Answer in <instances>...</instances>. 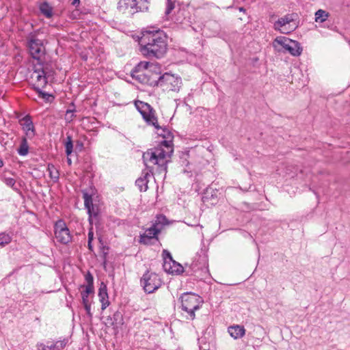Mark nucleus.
<instances>
[{
  "label": "nucleus",
  "instance_id": "nucleus-1",
  "mask_svg": "<svg viewBox=\"0 0 350 350\" xmlns=\"http://www.w3.org/2000/svg\"><path fill=\"white\" fill-rule=\"evenodd\" d=\"M139 38V51L147 58H162L167 51V36L160 29L148 27L141 32Z\"/></svg>",
  "mask_w": 350,
  "mask_h": 350
},
{
  "label": "nucleus",
  "instance_id": "nucleus-2",
  "mask_svg": "<svg viewBox=\"0 0 350 350\" xmlns=\"http://www.w3.org/2000/svg\"><path fill=\"white\" fill-rule=\"evenodd\" d=\"M207 250L206 248H202L200 253L198 252V259L196 258L193 261L191 265L185 264V269L184 267L179 262L174 260L172 258L171 253L167 250H163L162 252V256L163 258V267L165 271L171 274L181 275L185 273L186 275H191L198 270L202 269V267L207 269Z\"/></svg>",
  "mask_w": 350,
  "mask_h": 350
},
{
  "label": "nucleus",
  "instance_id": "nucleus-3",
  "mask_svg": "<svg viewBox=\"0 0 350 350\" xmlns=\"http://www.w3.org/2000/svg\"><path fill=\"white\" fill-rule=\"evenodd\" d=\"M160 69L158 64L142 61L132 69L131 76L140 83L151 87L161 86L162 75Z\"/></svg>",
  "mask_w": 350,
  "mask_h": 350
},
{
  "label": "nucleus",
  "instance_id": "nucleus-4",
  "mask_svg": "<svg viewBox=\"0 0 350 350\" xmlns=\"http://www.w3.org/2000/svg\"><path fill=\"white\" fill-rule=\"evenodd\" d=\"M180 300L182 310L188 313V319L193 320L196 317L195 311L200 309L202 303L201 297L191 292H186L181 295Z\"/></svg>",
  "mask_w": 350,
  "mask_h": 350
},
{
  "label": "nucleus",
  "instance_id": "nucleus-5",
  "mask_svg": "<svg viewBox=\"0 0 350 350\" xmlns=\"http://www.w3.org/2000/svg\"><path fill=\"white\" fill-rule=\"evenodd\" d=\"M135 105L137 111L142 115L144 121L148 125L153 126L156 129H159L160 128L157 117L154 114L155 111L150 105L144 101L137 100L135 103Z\"/></svg>",
  "mask_w": 350,
  "mask_h": 350
},
{
  "label": "nucleus",
  "instance_id": "nucleus-6",
  "mask_svg": "<svg viewBox=\"0 0 350 350\" xmlns=\"http://www.w3.org/2000/svg\"><path fill=\"white\" fill-rule=\"evenodd\" d=\"M141 285L147 293H152L161 287L162 280L159 276L153 272L146 271L141 278Z\"/></svg>",
  "mask_w": 350,
  "mask_h": 350
},
{
  "label": "nucleus",
  "instance_id": "nucleus-7",
  "mask_svg": "<svg viewBox=\"0 0 350 350\" xmlns=\"http://www.w3.org/2000/svg\"><path fill=\"white\" fill-rule=\"evenodd\" d=\"M54 233L57 241L64 245L71 241L72 237L66 222L62 219H58L54 224Z\"/></svg>",
  "mask_w": 350,
  "mask_h": 350
},
{
  "label": "nucleus",
  "instance_id": "nucleus-8",
  "mask_svg": "<svg viewBox=\"0 0 350 350\" xmlns=\"http://www.w3.org/2000/svg\"><path fill=\"white\" fill-rule=\"evenodd\" d=\"M84 206L88 215V221L92 224L93 220H98L100 215V208L97 204L93 203L92 194L86 191H82Z\"/></svg>",
  "mask_w": 350,
  "mask_h": 350
},
{
  "label": "nucleus",
  "instance_id": "nucleus-9",
  "mask_svg": "<svg viewBox=\"0 0 350 350\" xmlns=\"http://www.w3.org/2000/svg\"><path fill=\"white\" fill-rule=\"evenodd\" d=\"M154 152L156 153L157 161L154 162V165H158L159 173H166L167 169V163L170 160H167L166 158H170L174 152V149L170 150H165L162 147H154Z\"/></svg>",
  "mask_w": 350,
  "mask_h": 350
},
{
  "label": "nucleus",
  "instance_id": "nucleus-10",
  "mask_svg": "<svg viewBox=\"0 0 350 350\" xmlns=\"http://www.w3.org/2000/svg\"><path fill=\"white\" fill-rule=\"evenodd\" d=\"M182 79L180 77L165 72L161 75V87L170 91L178 92L181 87Z\"/></svg>",
  "mask_w": 350,
  "mask_h": 350
},
{
  "label": "nucleus",
  "instance_id": "nucleus-11",
  "mask_svg": "<svg viewBox=\"0 0 350 350\" xmlns=\"http://www.w3.org/2000/svg\"><path fill=\"white\" fill-rule=\"evenodd\" d=\"M27 46L32 58L40 61V54L44 49L42 40L31 34L27 40Z\"/></svg>",
  "mask_w": 350,
  "mask_h": 350
},
{
  "label": "nucleus",
  "instance_id": "nucleus-12",
  "mask_svg": "<svg viewBox=\"0 0 350 350\" xmlns=\"http://www.w3.org/2000/svg\"><path fill=\"white\" fill-rule=\"evenodd\" d=\"M23 129L25 131L27 137L29 139L36 135V129L30 115H26L20 120Z\"/></svg>",
  "mask_w": 350,
  "mask_h": 350
},
{
  "label": "nucleus",
  "instance_id": "nucleus-13",
  "mask_svg": "<svg viewBox=\"0 0 350 350\" xmlns=\"http://www.w3.org/2000/svg\"><path fill=\"white\" fill-rule=\"evenodd\" d=\"M46 72L45 68H36V67L33 68V72L31 75V78L33 77L36 79V86L39 87L40 88H44L48 83V80L46 78Z\"/></svg>",
  "mask_w": 350,
  "mask_h": 350
},
{
  "label": "nucleus",
  "instance_id": "nucleus-14",
  "mask_svg": "<svg viewBox=\"0 0 350 350\" xmlns=\"http://www.w3.org/2000/svg\"><path fill=\"white\" fill-rule=\"evenodd\" d=\"M152 174V170L142 171V176L135 180V185L141 192L146 191L148 187V177Z\"/></svg>",
  "mask_w": 350,
  "mask_h": 350
},
{
  "label": "nucleus",
  "instance_id": "nucleus-15",
  "mask_svg": "<svg viewBox=\"0 0 350 350\" xmlns=\"http://www.w3.org/2000/svg\"><path fill=\"white\" fill-rule=\"evenodd\" d=\"M136 4L134 3L133 0H120L118 3V9L122 13H126L133 15V10H135Z\"/></svg>",
  "mask_w": 350,
  "mask_h": 350
},
{
  "label": "nucleus",
  "instance_id": "nucleus-16",
  "mask_svg": "<svg viewBox=\"0 0 350 350\" xmlns=\"http://www.w3.org/2000/svg\"><path fill=\"white\" fill-rule=\"evenodd\" d=\"M98 295L101 302V310H104L109 305V301L108 299L107 287L103 282L100 283Z\"/></svg>",
  "mask_w": 350,
  "mask_h": 350
},
{
  "label": "nucleus",
  "instance_id": "nucleus-17",
  "mask_svg": "<svg viewBox=\"0 0 350 350\" xmlns=\"http://www.w3.org/2000/svg\"><path fill=\"white\" fill-rule=\"evenodd\" d=\"M303 49L301 44L296 40H290L288 46H286V51H288L291 55L295 57L299 56L302 53Z\"/></svg>",
  "mask_w": 350,
  "mask_h": 350
},
{
  "label": "nucleus",
  "instance_id": "nucleus-18",
  "mask_svg": "<svg viewBox=\"0 0 350 350\" xmlns=\"http://www.w3.org/2000/svg\"><path fill=\"white\" fill-rule=\"evenodd\" d=\"M228 332L234 339H239L245 334V329L243 325H234L228 328Z\"/></svg>",
  "mask_w": 350,
  "mask_h": 350
},
{
  "label": "nucleus",
  "instance_id": "nucleus-19",
  "mask_svg": "<svg viewBox=\"0 0 350 350\" xmlns=\"http://www.w3.org/2000/svg\"><path fill=\"white\" fill-rule=\"evenodd\" d=\"M64 146L65 148V153L67 156L68 165H71L72 160L69 158V156H70L73 152V141L71 135H67L66 139L64 142Z\"/></svg>",
  "mask_w": 350,
  "mask_h": 350
},
{
  "label": "nucleus",
  "instance_id": "nucleus-20",
  "mask_svg": "<svg viewBox=\"0 0 350 350\" xmlns=\"http://www.w3.org/2000/svg\"><path fill=\"white\" fill-rule=\"evenodd\" d=\"M32 89L37 93L38 97L43 99L46 103H51L55 99V96L52 94L42 91L41 88L36 86V85H32Z\"/></svg>",
  "mask_w": 350,
  "mask_h": 350
},
{
  "label": "nucleus",
  "instance_id": "nucleus-21",
  "mask_svg": "<svg viewBox=\"0 0 350 350\" xmlns=\"http://www.w3.org/2000/svg\"><path fill=\"white\" fill-rule=\"evenodd\" d=\"M109 319L111 321V324L114 328L120 327L124 324L123 314L121 311H116L113 314V317H109Z\"/></svg>",
  "mask_w": 350,
  "mask_h": 350
},
{
  "label": "nucleus",
  "instance_id": "nucleus-22",
  "mask_svg": "<svg viewBox=\"0 0 350 350\" xmlns=\"http://www.w3.org/2000/svg\"><path fill=\"white\" fill-rule=\"evenodd\" d=\"M290 40H292V39L285 36H278L273 41L272 45L273 47L279 52L281 51V50L277 49L278 45L282 46V48L286 51V46H288Z\"/></svg>",
  "mask_w": 350,
  "mask_h": 350
},
{
  "label": "nucleus",
  "instance_id": "nucleus-23",
  "mask_svg": "<svg viewBox=\"0 0 350 350\" xmlns=\"http://www.w3.org/2000/svg\"><path fill=\"white\" fill-rule=\"evenodd\" d=\"M189 151L183 152L180 156L181 165L187 167V169L183 170L184 173H189L192 171V169L190 167L191 163L188 161V158L189 157Z\"/></svg>",
  "mask_w": 350,
  "mask_h": 350
},
{
  "label": "nucleus",
  "instance_id": "nucleus-24",
  "mask_svg": "<svg viewBox=\"0 0 350 350\" xmlns=\"http://www.w3.org/2000/svg\"><path fill=\"white\" fill-rule=\"evenodd\" d=\"M134 3L136 4L135 10H133V13L137 12H146L148 10V5L150 3L149 0H133Z\"/></svg>",
  "mask_w": 350,
  "mask_h": 350
},
{
  "label": "nucleus",
  "instance_id": "nucleus-25",
  "mask_svg": "<svg viewBox=\"0 0 350 350\" xmlns=\"http://www.w3.org/2000/svg\"><path fill=\"white\" fill-rule=\"evenodd\" d=\"M156 153L154 152V148L148 149L146 152L143 154L142 159L146 167H148L146 162L150 161L154 164L155 161H157Z\"/></svg>",
  "mask_w": 350,
  "mask_h": 350
},
{
  "label": "nucleus",
  "instance_id": "nucleus-26",
  "mask_svg": "<svg viewBox=\"0 0 350 350\" xmlns=\"http://www.w3.org/2000/svg\"><path fill=\"white\" fill-rule=\"evenodd\" d=\"M17 152L20 156H26L29 152V146L27 143V137H23L21 138V144L17 149Z\"/></svg>",
  "mask_w": 350,
  "mask_h": 350
},
{
  "label": "nucleus",
  "instance_id": "nucleus-27",
  "mask_svg": "<svg viewBox=\"0 0 350 350\" xmlns=\"http://www.w3.org/2000/svg\"><path fill=\"white\" fill-rule=\"evenodd\" d=\"M293 19L292 17L287 14L284 17L278 18V20L274 23V28L276 30H280V27H284L286 25L289 24Z\"/></svg>",
  "mask_w": 350,
  "mask_h": 350
},
{
  "label": "nucleus",
  "instance_id": "nucleus-28",
  "mask_svg": "<svg viewBox=\"0 0 350 350\" xmlns=\"http://www.w3.org/2000/svg\"><path fill=\"white\" fill-rule=\"evenodd\" d=\"M47 170L49 172V177L54 183H57L59 179V173L55 166L52 163H49Z\"/></svg>",
  "mask_w": 350,
  "mask_h": 350
},
{
  "label": "nucleus",
  "instance_id": "nucleus-29",
  "mask_svg": "<svg viewBox=\"0 0 350 350\" xmlns=\"http://www.w3.org/2000/svg\"><path fill=\"white\" fill-rule=\"evenodd\" d=\"M40 10L41 13L48 18H51L53 16L52 8L46 1L40 4Z\"/></svg>",
  "mask_w": 350,
  "mask_h": 350
},
{
  "label": "nucleus",
  "instance_id": "nucleus-30",
  "mask_svg": "<svg viewBox=\"0 0 350 350\" xmlns=\"http://www.w3.org/2000/svg\"><path fill=\"white\" fill-rule=\"evenodd\" d=\"M169 224V221L165 215L163 214L157 215L156 219L152 222V225L155 226L157 228H163L165 225Z\"/></svg>",
  "mask_w": 350,
  "mask_h": 350
},
{
  "label": "nucleus",
  "instance_id": "nucleus-31",
  "mask_svg": "<svg viewBox=\"0 0 350 350\" xmlns=\"http://www.w3.org/2000/svg\"><path fill=\"white\" fill-rule=\"evenodd\" d=\"M94 293V289H91L90 287H85V290L81 293L82 304L90 303L89 296L92 295L93 297Z\"/></svg>",
  "mask_w": 350,
  "mask_h": 350
},
{
  "label": "nucleus",
  "instance_id": "nucleus-32",
  "mask_svg": "<svg viewBox=\"0 0 350 350\" xmlns=\"http://www.w3.org/2000/svg\"><path fill=\"white\" fill-rule=\"evenodd\" d=\"M161 232V228H157L155 226L151 225V226L146 230V232L143 234L150 235L154 237L156 241H159V234Z\"/></svg>",
  "mask_w": 350,
  "mask_h": 350
},
{
  "label": "nucleus",
  "instance_id": "nucleus-33",
  "mask_svg": "<svg viewBox=\"0 0 350 350\" xmlns=\"http://www.w3.org/2000/svg\"><path fill=\"white\" fill-rule=\"evenodd\" d=\"M157 130H161V132H157V135L160 137H162L163 139H174L173 133L167 126H160V128Z\"/></svg>",
  "mask_w": 350,
  "mask_h": 350
},
{
  "label": "nucleus",
  "instance_id": "nucleus-34",
  "mask_svg": "<svg viewBox=\"0 0 350 350\" xmlns=\"http://www.w3.org/2000/svg\"><path fill=\"white\" fill-rule=\"evenodd\" d=\"M329 16V13L323 10H318L315 12V21L317 23L325 22Z\"/></svg>",
  "mask_w": 350,
  "mask_h": 350
},
{
  "label": "nucleus",
  "instance_id": "nucleus-35",
  "mask_svg": "<svg viewBox=\"0 0 350 350\" xmlns=\"http://www.w3.org/2000/svg\"><path fill=\"white\" fill-rule=\"evenodd\" d=\"M152 240H155V239L150 235L142 234L139 236V242L145 245H151L154 244V243L152 242Z\"/></svg>",
  "mask_w": 350,
  "mask_h": 350
},
{
  "label": "nucleus",
  "instance_id": "nucleus-36",
  "mask_svg": "<svg viewBox=\"0 0 350 350\" xmlns=\"http://www.w3.org/2000/svg\"><path fill=\"white\" fill-rule=\"evenodd\" d=\"M158 147H162V148H165L167 149V150H170L171 149H174L173 148V139H164L163 140H162Z\"/></svg>",
  "mask_w": 350,
  "mask_h": 350
},
{
  "label": "nucleus",
  "instance_id": "nucleus-37",
  "mask_svg": "<svg viewBox=\"0 0 350 350\" xmlns=\"http://www.w3.org/2000/svg\"><path fill=\"white\" fill-rule=\"evenodd\" d=\"M85 279L87 282V285L85 286V287H90L91 289H94V277L90 271H88V273L85 275ZM81 287H85V286L82 285Z\"/></svg>",
  "mask_w": 350,
  "mask_h": 350
},
{
  "label": "nucleus",
  "instance_id": "nucleus-38",
  "mask_svg": "<svg viewBox=\"0 0 350 350\" xmlns=\"http://www.w3.org/2000/svg\"><path fill=\"white\" fill-rule=\"evenodd\" d=\"M68 340L67 338H64L63 340H57L54 342V348L53 350H63L66 346L67 345Z\"/></svg>",
  "mask_w": 350,
  "mask_h": 350
},
{
  "label": "nucleus",
  "instance_id": "nucleus-39",
  "mask_svg": "<svg viewBox=\"0 0 350 350\" xmlns=\"http://www.w3.org/2000/svg\"><path fill=\"white\" fill-rule=\"evenodd\" d=\"M12 241V237L5 232L0 234V245L4 246L10 243Z\"/></svg>",
  "mask_w": 350,
  "mask_h": 350
},
{
  "label": "nucleus",
  "instance_id": "nucleus-40",
  "mask_svg": "<svg viewBox=\"0 0 350 350\" xmlns=\"http://www.w3.org/2000/svg\"><path fill=\"white\" fill-rule=\"evenodd\" d=\"M174 0H167V7L165 12V15H169L171 13V12L174 9Z\"/></svg>",
  "mask_w": 350,
  "mask_h": 350
},
{
  "label": "nucleus",
  "instance_id": "nucleus-41",
  "mask_svg": "<svg viewBox=\"0 0 350 350\" xmlns=\"http://www.w3.org/2000/svg\"><path fill=\"white\" fill-rule=\"evenodd\" d=\"M83 306L84 307V309L86 311V314H87L88 318L89 319V321H92L93 314L91 312V303L84 304H83Z\"/></svg>",
  "mask_w": 350,
  "mask_h": 350
},
{
  "label": "nucleus",
  "instance_id": "nucleus-42",
  "mask_svg": "<svg viewBox=\"0 0 350 350\" xmlns=\"http://www.w3.org/2000/svg\"><path fill=\"white\" fill-rule=\"evenodd\" d=\"M4 183L9 187H14L16 184V180L12 178H5Z\"/></svg>",
  "mask_w": 350,
  "mask_h": 350
},
{
  "label": "nucleus",
  "instance_id": "nucleus-43",
  "mask_svg": "<svg viewBox=\"0 0 350 350\" xmlns=\"http://www.w3.org/2000/svg\"><path fill=\"white\" fill-rule=\"evenodd\" d=\"M100 249L102 250V258H107L109 247L107 245H103Z\"/></svg>",
  "mask_w": 350,
  "mask_h": 350
},
{
  "label": "nucleus",
  "instance_id": "nucleus-44",
  "mask_svg": "<svg viewBox=\"0 0 350 350\" xmlns=\"http://www.w3.org/2000/svg\"><path fill=\"white\" fill-rule=\"evenodd\" d=\"M38 350H50L49 345H45L43 342H38L36 345Z\"/></svg>",
  "mask_w": 350,
  "mask_h": 350
},
{
  "label": "nucleus",
  "instance_id": "nucleus-45",
  "mask_svg": "<svg viewBox=\"0 0 350 350\" xmlns=\"http://www.w3.org/2000/svg\"><path fill=\"white\" fill-rule=\"evenodd\" d=\"M75 105L74 103H72L70 104V108L66 111V115H68L69 113L74 114V112H75Z\"/></svg>",
  "mask_w": 350,
  "mask_h": 350
},
{
  "label": "nucleus",
  "instance_id": "nucleus-46",
  "mask_svg": "<svg viewBox=\"0 0 350 350\" xmlns=\"http://www.w3.org/2000/svg\"><path fill=\"white\" fill-rule=\"evenodd\" d=\"M83 148V143L80 140H77L76 142L75 150L80 152L82 150Z\"/></svg>",
  "mask_w": 350,
  "mask_h": 350
},
{
  "label": "nucleus",
  "instance_id": "nucleus-47",
  "mask_svg": "<svg viewBox=\"0 0 350 350\" xmlns=\"http://www.w3.org/2000/svg\"><path fill=\"white\" fill-rule=\"evenodd\" d=\"M74 117H75L74 114H71L70 116L66 115L65 120L67 122L70 123L72 121Z\"/></svg>",
  "mask_w": 350,
  "mask_h": 350
},
{
  "label": "nucleus",
  "instance_id": "nucleus-48",
  "mask_svg": "<svg viewBox=\"0 0 350 350\" xmlns=\"http://www.w3.org/2000/svg\"><path fill=\"white\" fill-rule=\"evenodd\" d=\"M94 239V232L92 230H90L88 232V241H92Z\"/></svg>",
  "mask_w": 350,
  "mask_h": 350
},
{
  "label": "nucleus",
  "instance_id": "nucleus-49",
  "mask_svg": "<svg viewBox=\"0 0 350 350\" xmlns=\"http://www.w3.org/2000/svg\"><path fill=\"white\" fill-rule=\"evenodd\" d=\"M71 4L73 6L78 7L80 4V0H72Z\"/></svg>",
  "mask_w": 350,
  "mask_h": 350
},
{
  "label": "nucleus",
  "instance_id": "nucleus-50",
  "mask_svg": "<svg viewBox=\"0 0 350 350\" xmlns=\"http://www.w3.org/2000/svg\"><path fill=\"white\" fill-rule=\"evenodd\" d=\"M92 243V241H88V247L90 252L94 251V247Z\"/></svg>",
  "mask_w": 350,
  "mask_h": 350
},
{
  "label": "nucleus",
  "instance_id": "nucleus-51",
  "mask_svg": "<svg viewBox=\"0 0 350 350\" xmlns=\"http://www.w3.org/2000/svg\"><path fill=\"white\" fill-rule=\"evenodd\" d=\"M107 261V258H103V265L104 269L106 268Z\"/></svg>",
  "mask_w": 350,
  "mask_h": 350
},
{
  "label": "nucleus",
  "instance_id": "nucleus-52",
  "mask_svg": "<svg viewBox=\"0 0 350 350\" xmlns=\"http://www.w3.org/2000/svg\"><path fill=\"white\" fill-rule=\"evenodd\" d=\"M49 348H50V350H53L55 349L54 348V343L51 344V345H49Z\"/></svg>",
  "mask_w": 350,
  "mask_h": 350
},
{
  "label": "nucleus",
  "instance_id": "nucleus-53",
  "mask_svg": "<svg viewBox=\"0 0 350 350\" xmlns=\"http://www.w3.org/2000/svg\"><path fill=\"white\" fill-rule=\"evenodd\" d=\"M251 187H252V185H250L248 189H247V188L243 189L242 187H240V189H241V190H243L244 191H248L251 188Z\"/></svg>",
  "mask_w": 350,
  "mask_h": 350
},
{
  "label": "nucleus",
  "instance_id": "nucleus-54",
  "mask_svg": "<svg viewBox=\"0 0 350 350\" xmlns=\"http://www.w3.org/2000/svg\"><path fill=\"white\" fill-rule=\"evenodd\" d=\"M91 170H92V167H91V166H88V167H86V171H87V172H90Z\"/></svg>",
  "mask_w": 350,
  "mask_h": 350
},
{
  "label": "nucleus",
  "instance_id": "nucleus-55",
  "mask_svg": "<svg viewBox=\"0 0 350 350\" xmlns=\"http://www.w3.org/2000/svg\"><path fill=\"white\" fill-rule=\"evenodd\" d=\"M239 10L240 12H245V9L243 7H240L239 8Z\"/></svg>",
  "mask_w": 350,
  "mask_h": 350
},
{
  "label": "nucleus",
  "instance_id": "nucleus-56",
  "mask_svg": "<svg viewBox=\"0 0 350 350\" xmlns=\"http://www.w3.org/2000/svg\"><path fill=\"white\" fill-rule=\"evenodd\" d=\"M3 161L2 159H0V167H3Z\"/></svg>",
  "mask_w": 350,
  "mask_h": 350
},
{
  "label": "nucleus",
  "instance_id": "nucleus-57",
  "mask_svg": "<svg viewBox=\"0 0 350 350\" xmlns=\"http://www.w3.org/2000/svg\"><path fill=\"white\" fill-rule=\"evenodd\" d=\"M280 32L282 33H288L289 31H285L280 30Z\"/></svg>",
  "mask_w": 350,
  "mask_h": 350
}]
</instances>
